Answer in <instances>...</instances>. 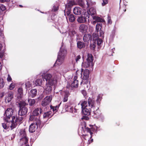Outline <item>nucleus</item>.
Returning a JSON list of instances; mask_svg holds the SVG:
<instances>
[{
  "mask_svg": "<svg viewBox=\"0 0 146 146\" xmlns=\"http://www.w3.org/2000/svg\"><path fill=\"white\" fill-rule=\"evenodd\" d=\"M50 112H47L44 113L43 115V117L44 118L46 117H48L50 116Z\"/></svg>",
  "mask_w": 146,
  "mask_h": 146,
  "instance_id": "43",
  "label": "nucleus"
},
{
  "mask_svg": "<svg viewBox=\"0 0 146 146\" xmlns=\"http://www.w3.org/2000/svg\"><path fill=\"white\" fill-rule=\"evenodd\" d=\"M34 121H35V124L37 126V128L38 127H42L41 125V122L39 119L36 117L35 118V119L33 120Z\"/></svg>",
  "mask_w": 146,
  "mask_h": 146,
  "instance_id": "25",
  "label": "nucleus"
},
{
  "mask_svg": "<svg viewBox=\"0 0 146 146\" xmlns=\"http://www.w3.org/2000/svg\"><path fill=\"white\" fill-rule=\"evenodd\" d=\"M81 105L82 109L86 108L87 107H88L87 102L86 101H82L81 103Z\"/></svg>",
  "mask_w": 146,
  "mask_h": 146,
  "instance_id": "37",
  "label": "nucleus"
},
{
  "mask_svg": "<svg viewBox=\"0 0 146 146\" xmlns=\"http://www.w3.org/2000/svg\"><path fill=\"white\" fill-rule=\"evenodd\" d=\"M13 97V93L12 91H9L8 92V95L5 98V101L9 102H10Z\"/></svg>",
  "mask_w": 146,
  "mask_h": 146,
  "instance_id": "17",
  "label": "nucleus"
},
{
  "mask_svg": "<svg viewBox=\"0 0 146 146\" xmlns=\"http://www.w3.org/2000/svg\"><path fill=\"white\" fill-rule=\"evenodd\" d=\"M69 35H70L71 37L73 36L76 33L74 29H69L68 32Z\"/></svg>",
  "mask_w": 146,
  "mask_h": 146,
  "instance_id": "29",
  "label": "nucleus"
},
{
  "mask_svg": "<svg viewBox=\"0 0 146 146\" xmlns=\"http://www.w3.org/2000/svg\"><path fill=\"white\" fill-rule=\"evenodd\" d=\"M86 17L82 16V15L78 17L77 21L79 23H84L87 22Z\"/></svg>",
  "mask_w": 146,
  "mask_h": 146,
  "instance_id": "14",
  "label": "nucleus"
},
{
  "mask_svg": "<svg viewBox=\"0 0 146 146\" xmlns=\"http://www.w3.org/2000/svg\"><path fill=\"white\" fill-rule=\"evenodd\" d=\"M77 3L80 6L84 7L85 6V3L83 0H77Z\"/></svg>",
  "mask_w": 146,
  "mask_h": 146,
  "instance_id": "38",
  "label": "nucleus"
},
{
  "mask_svg": "<svg viewBox=\"0 0 146 146\" xmlns=\"http://www.w3.org/2000/svg\"><path fill=\"white\" fill-rule=\"evenodd\" d=\"M87 58L86 60L91 61H93L94 60V57L92 54L88 53L87 54Z\"/></svg>",
  "mask_w": 146,
  "mask_h": 146,
  "instance_id": "35",
  "label": "nucleus"
},
{
  "mask_svg": "<svg viewBox=\"0 0 146 146\" xmlns=\"http://www.w3.org/2000/svg\"><path fill=\"white\" fill-rule=\"evenodd\" d=\"M2 126L5 129H7L8 128V127L6 124L5 123H2Z\"/></svg>",
  "mask_w": 146,
  "mask_h": 146,
  "instance_id": "64",
  "label": "nucleus"
},
{
  "mask_svg": "<svg viewBox=\"0 0 146 146\" xmlns=\"http://www.w3.org/2000/svg\"><path fill=\"white\" fill-rule=\"evenodd\" d=\"M37 90L35 89L31 90L29 93L30 97L31 98H34L37 95Z\"/></svg>",
  "mask_w": 146,
  "mask_h": 146,
  "instance_id": "21",
  "label": "nucleus"
},
{
  "mask_svg": "<svg viewBox=\"0 0 146 146\" xmlns=\"http://www.w3.org/2000/svg\"><path fill=\"white\" fill-rule=\"evenodd\" d=\"M108 21L107 22V24H111L112 23V21L111 19V17L110 16H108Z\"/></svg>",
  "mask_w": 146,
  "mask_h": 146,
  "instance_id": "55",
  "label": "nucleus"
},
{
  "mask_svg": "<svg viewBox=\"0 0 146 146\" xmlns=\"http://www.w3.org/2000/svg\"><path fill=\"white\" fill-rule=\"evenodd\" d=\"M102 24L101 23H97L96 24V31L97 32H98L99 31L100 28H101L102 29Z\"/></svg>",
  "mask_w": 146,
  "mask_h": 146,
  "instance_id": "33",
  "label": "nucleus"
},
{
  "mask_svg": "<svg viewBox=\"0 0 146 146\" xmlns=\"http://www.w3.org/2000/svg\"><path fill=\"white\" fill-rule=\"evenodd\" d=\"M28 139L27 137L24 138H21L20 139V141L19 143L21 146H22L26 144L28 142Z\"/></svg>",
  "mask_w": 146,
  "mask_h": 146,
  "instance_id": "19",
  "label": "nucleus"
},
{
  "mask_svg": "<svg viewBox=\"0 0 146 146\" xmlns=\"http://www.w3.org/2000/svg\"><path fill=\"white\" fill-rule=\"evenodd\" d=\"M82 9L79 7H76L74 8L73 13L76 15H80L82 13Z\"/></svg>",
  "mask_w": 146,
  "mask_h": 146,
  "instance_id": "16",
  "label": "nucleus"
},
{
  "mask_svg": "<svg viewBox=\"0 0 146 146\" xmlns=\"http://www.w3.org/2000/svg\"><path fill=\"white\" fill-rule=\"evenodd\" d=\"M43 79H45L47 82L46 83H51V85L56 84L58 80L59 79L56 76L52 78V76L50 74H43L42 75Z\"/></svg>",
  "mask_w": 146,
  "mask_h": 146,
  "instance_id": "4",
  "label": "nucleus"
},
{
  "mask_svg": "<svg viewBox=\"0 0 146 146\" xmlns=\"http://www.w3.org/2000/svg\"><path fill=\"white\" fill-rule=\"evenodd\" d=\"M102 99V95L100 94H99L97 97L96 102L98 104L100 105V102Z\"/></svg>",
  "mask_w": 146,
  "mask_h": 146,
  "instance_id": "36",
  "label": "nucleus"
},
{
  "mask_svg": "<svg viewBox=\"0 0 146 146\" xmlns=\"http://www.w3.org/2000/svg\"><path fill=\"white\" fill-rule=\"evenodd\" d=\"M90 74H81V77L83 76V78L84 80H86L85 83L86 84H87L88 82V78L89 77Z\"/></svg>",
  "mask_w": 146,
  "mask_h": 146,
  "instance_id": "23",
  "label": "nucleus"
},
{
  "mask_svg": "<svg viewBox=\"0 0 146 146\" xmlns=\"http://www.w3.org/2000/svg\"><path fill=\"white\" fill-rule=\"evenodd\" d=\"M61 47L60 48V50L58 53L57 59L55 63L53 65V66H55L57 65H61L62 63V60L65 57L67 53V51L65 48L61 49Z\"/></svg>",
  "mask_w": 146,
  "mask_h": 146,
  "instance_id": "3",
  "label": "nucleus"
},
{
  "mask_svg": "<svg viewBox=\"0 0 146 146\" xmlns=\"http://www.w3.org/2000/svg\"><path fill=\"white\" fill-rule=\"evenodd\" d=\"M95 40H96L97 44L98 46H100L101 43L103 42L102 40L99 37L95 38Z\"/></svg>",
  "mask_w": 146,
  "mask_h": 146,
  "instance_id": "39",
  "label": "nucleus"
},
{
  "mask_svg": "<svg viewBox=\"0 0 146 146\" xmlns=\"http://www.w3.org/2000/svg\"><path fill=\"white\" fill-rule=\"evenodd\" d=\"M68 3L67 4H66L65 9H71L73 6L75 4V1L72 0H68L67 1Z\"/></svg>",
  "mask_w": 146,
  "mask_h": 146,
  "instance_id": "15",
  "label": "nucleus"
},
{
  "mask_svg": "<svg viewBox=\"0 0 146 146\" xmlns=\"http://www.w3.org/2000/svg\"><path fill=\"white\" fill-rule=\"evenodd\" d=\"M5 56V53L3 51H2L1 50H0V58L2 59Z\"/></svg>",
  "mask_w": 146,
  "mask_h": 146,
  "instance_id": "53",
  "label": "nucleus"
},
{
  "mask_svg": "<svg viewBox=\"0 0 146 146\" xmlns=\"http://www.w3.org/2000/svg\"><path fill=\"white\" fill-rule=\"evenodd\" d=\"M102 6H105L108 2V0H102Z\"/></svg>",
  "mask_w": 146,
  "mask_h": 146,
  "instance_id": "49",
  "label": "nucleus"
},
{
  "mask_svg": "<svg viewBox=\"0 0 146 146\" xmlns=\"http://www.w3.org/2000/svg\"><path fill=\"white\" fill-rule=\"evenodd\" d=\"M77 40L78 38H77L76 41L77 48L80 49L84 48L86 45L85 43L82 41L80 40L77 41Z\"/></svg>",
  "mask_w": 146,
  "mask_h": 146,
  "instance_id": "12",
  "label": "nucleus"
},
{
  "mask_svg": "<svg viewBox=\"0 0 146 146\" xmlns=\"http://www.w3.org/2000/svg\"><path fill=\"white\" fill-rule=\"evenodd\" d=\"M92 18L93 19L96 20L97 23H104V24L106 23V22L104 19L99 17L96 16H92Z\"/></svg>",
  "mask_w": 146,
  "mask_h": 146,
  "instance_id": "13",
  "label": "nucleus"
},
{
  "mask_svg": "<svg viewBox=\"0 0 146 146\" xmlns=\"http://www.w3.org/2000/svg\"><path fill=\"white\" fill-rule=\"evenodd\" d=\"M88 106L94 110L96 106L95 101L94 98L89 97L88 100Z\"/></svg>",
  "mask_w": 146,
  "mask_h": 146,
  "instance_id": "7",
  "label": "nucleus"
},
{
  "mask_svg": "<svg viewBox=\"0 0 146 146\" xmlns=\"http://www.w3.org/2000/svg\"><path fill=\"white\" fill-rule=\"evenodd\" d=\"M52 96H46L42 102V106H45L49 105L52 100Z\"/></svg>",
  "mask_w": 146,
  "mask_h": 146,
  "instance_id": "6",
  "label": "nucleus"
},
{
  "mask_svg": "<svg viewBox=\"0 0 146 146\" xmlns=\"http://www.w3.org/2000/svg\"><path fill=\"white\" fill-rule=\"evenodd\" d=\"M42 112V110L40 108H37L35 109L32 113V115H31L30 117V120H33L36 118V116L39 115V113H41Z\"/></svg>",
  "mask_w": 146,
  "mask_h": 146,
  "instance_id": "5",
  "label": "nucleus"
},
{
  "mask_svg": "<svg viewBox=\"0 0 146 146\" xmlns=\"http://www.w3.org/2000/svg\"><path fill=\"white\" fill-rule=\"evenodd\" d=\"M96 46L94 45L93 44L90 43V48L91 50H94L95 49Z\"/></svg>",
  "mask_w": 146,
  "mask_h": 146,
  "instance_id": "48",
  "label": "nucleus"
},
{
  "mask_svg": "<svg viewBox=\"0 0 146 146\" xmlns=\"http://www.w3.org/2000/svg\"><path fill=\"white\" fill-rule=\"evenodd\" d=\"M66 88H68L71 90H72L73 89V87L71 86V85L68 82L67 84V85L66 86Z\"/></svg>",
  "mask_w": 146,
  "mask_h": 146,
  "instance_id": "51",
  "label": "nucleus"
},
{
  "mask_svg": "<svg viewBox=\"0 0 146 146\" xmlns=\"http://www.w3.org/2000/svg\"><path fill=\"white\" fill-rule=\"evenodd\" d=\"M93 110V109L88 106L86 108L82 109V111L83 114L89 115L90 114V112Z\"/></svg>",
  "mask_w": 146,
  "mask_h": 146,
  "instance_id": "11",
  "label": "nucleus"
},
{
  "mask_svg": "<svg viewBox=\"0 0 146 146\" xmlns=\"http://www.w3.org/2000/svg\"><path fill=\"white\" fill-rule=\"evenodd\" d=\"M99 33H100V36L102 37L103 39L104 38V32L102 29L101 28H100V30H99Z\"/></svg>",
  "mask_w": 146,
  "mask_h": 146,
  "instance_id": "40",
  "label": "nucleus"
},
{
  "mask_svg": "<svg viewBox=\"0 0 146 146\" xmlns=\"http://www.w3.org/2000/svg\"><path fill=\"white\" fill-rule=\"evenodd\" d=\"M20 108L17 115L16 117H14L13 120L19 123L23 119L24 116L26 115L28 111V108L26 106L28 104L24 101H21L18 102Z\"/></svg>",
  "mask_w": 146,
  "mask_h": 146,
  "instance_id": "1",
  "label": "nucleus"
},
{
  "mask_svg": "<svg viewBox=\"0 0 146 146\" xmlns=\"http://www.w3.org/2000/svg\"><path fill=\"white\" fill-rule=\"evenodd\" d=\"M5 83L3 81V80L2 78H0V89L3 88L4 86Z\"/></svg>",
  "mask_w": 146,
  "mask_h": 146,
  "instance_id": "41",
  "label": "nucleus"
},
{
  "mask_svg": "<svg viewBox=\"0 0 146 146\" xmlns=\"http://www.w3.org/2000/svg\"><path fill=\"white\" fill-rule=\"evenodd\" d=\"M14 4L13 1L12 0H10V1L7 2V5L9 7H11L12 6V4Z\"/></svg>",
  "mask_w": 146,
  "mask_h": 146,
  "instance_id": "46",
  "label": "nucleus"
},
{
  "mask_svg": "<svg viewBox=\"0 0 146 146\" xmlns=\"http://www.w3.org/2000/svg\"><path fill=\"white\" fill-rule=\"evenodd\" d=\"M5 38L4 35L3 31L0 30V42L2 43H4L5 42Z\"/></svg>",
  "mask_w": 146,
  "mask_h": 146,
  "instance_id": "24",
  "label": "nucleus"
},
{
  "mask_svg": "<svg viewBox=\"0 0 146 146\" xmlns=\"http://www.w3.org/2000/svg\"><path fill=\"white\" fill-rule=\"evenodd\" d=\"M25 88L27 89L28 88H29L31 86V84L30 82L28 81L25 84Z\"/></svg>",
  "mask_w": 146,
  "mask_h": 146,
  "instance_id": "47",
  "label": "nucleus"
},
{
  "mask_svg": "<svg viewBox=\"0 0 146 146\" xmlns=\"http://www.w3.org/2000/svg\"><path fill=\"white\" fill-rule=\"evenodd\" d=\"M87 65L86 62H83L82 64V67L85 68H87L88 67V66H87Z\"/></svg>",
  "mask_w": 146,
  "mask_h": 146,
  "instance_id": "54",
  "label": "nucleus"
},
{
  "mask_svg": "<svg viewBox=\"0 0 146 146\" xmlns=\"http://www.w3.org/2000/svg\"><path fill=\"white\" fill-rule=\"evenodd\" d=\"M63 94L64 96L63 101L64 102H66L68 100V97L70 94L69 93L68 91H64L63 92Z\"/></svg>",
  "mask_w": 146,
  "mask_h": 146,
  "instance_id": "20",
  "label": "nucleus"
},
{
  "mask_svg": "<svg viewBox=\"0 0 146 146\" xmlns=\"http://www.w3.org/2000/svg\"><path fill=\"white\" fill-rule=\"evenodd\" d=\"M13 111L11 108H8L5 111L4 115H5L6 117L5 119V121L7 122H11L12 123L11 126V127L12 129L15 128L17 124V121H13V119L14 117H16L13 116L11 118V116L13 115Z\"/></svg>",
  "mask_w": 146,
  "mask_h": 146,
  "instance_id": "2",
  "label": "nucleus"
},
{
  "mask_svg": "<svg viewBox=\"0 0 146 146\" xmlns=\"http://www.w3.org/2000/svg\"><path fill=\"white\" fill-rule=\"evenodd\" d=\"M20 136L21 138L27 137L26 131L25 129H21L20 132Z\"/></svg>",
  "mask_w": 146,
  "mask_h": 146,
  "instance_id": "28",
  "label": "nucleus"
},
{
  "mask_svg": "<svg viewBox=\"0 0 146 146\" xmlns=\"http://www.w3.org/2000/svg\"><path fill=\"white\" fill-rule=\"evenodd\" d=\"M6 9L5 7L3 4H0V10L5 11Z\"/></svg>",
  "mask_w": 146,
  "mask_h": 146,
  "instance_id": "45",
  "label": "nucleus"
},
{
  "mask_svg": "<svg viewBox=\"0 0 146 146\" xmlns=\"http://www.w3.org/2000/svg\"><path fill=\"white\" fill-rule=\"evenodd\" d=\"M82 15H84V16H85L86 15V17H87V15H88L87 14V12H86V9H83L82 11Z\"/></svg>",
  "mask_w": 146,
  "mask_h": 146,
  "instance_id": "56",
  "label": "nucleus"
},
{
  "mask_svg": "<svg viewBox=\"0 0 146 146\" xmlns=\"http://www.w3.org/2000/svg\"><path fill=\"white\" fill-rule=\"evenodd\" d=\"M93 39H95L99 37L98 35L96 33H94L92 35Z\"/></svg>",
  "mask_w": 146,
  "mask_h": 146,
  "instance_id": "50",
  "label": "nucleus"
},
{
  "mask_svg": "<svg viewBox=\"0 0 146 146\" xmlns=\"http://www.w3.org/2000/svg\"><path fill=\"white\" fill-rule=\"evenodd\" d=\"M15 83H11L9 86V89L11 90H13L15 87Z\"/></svg>",
  "mask_w": 146,
  "mask_h": 146,
  "instance_id": "44",
  "label": "nucleus"
},
{
  "mask_svg": "<svg viewBox=\"0 0 146 146\" xmlns=\"http://www.w3.org/2000/svg\"><path fill=\"white\" fill-rule=\"evenodd\" d=\"M18 92L20 95L22 94H23V89L21 87L19 88L18 90Z\"/></svg>",
  "mask_w": 146,
  "mask_h": 146,
  "instance_id": "52",
  "label": "nucleus"
},
{
  "mask_svg": "<svg viewBox=\"0 0 146 146\" xmlns=\"http://www.w3.org/2000/svg\"><path fill=\"white\" fill-rule=\"evenodd\" d=\"M87 60L86 64H87V66H88L89 67L90 66V64L91 63V64H92V63H93V61H90V60L88 61V60Z\"/></svg>",
  "mask_w": 146,
  "mask_h": 146,
  "instance_id": "59",
  "label": "nucleus"
},
{
  "mask_svg": "<svg viewBox=\"0 0 146 146\" xmlns=\"http://www.w3.org/2000/svg\"><path fill=\"white\" fill-rule=\"evenodd\" d=\"M81 58L80 56V55H78L76 58L75 60L76 62H77Z\"/></svg>",
  "mask_w": 146,
  "mask_h": 146,
  "instance_id": "63",
  "label": "nucleus"
},
{
  "mask_svg": "<svg viewBox=\"0 0 146 146\" xmlns=\"http://www.w3.org/2000/svg\"><path fill=\"white\" fill-rule=\"evenodd\" d=\"M87 14L88 15H87L88 18L89 17L90 15L92 17V16H95V15L96 14V10L93 7H91L87 10Z\"/></svg>",
  "mask_w": 146,
  "mask_h": 146,
  "instance_id": "9",
  "label": "nucleus"
},
{
  "mask_svg": "<svg viewBox=\"0 0 146 146\" xmlns=\"http://www.w3.org/2000/svg\"><path fill=\"white\" fill-rule=\"evenodd\" d=\"M52 85H51V83H46V86L44 88V92L46 94H49L51 93Z\"/></svg>",
  "mask_w": 146,
  "mask_h": 146,
  "instance_id": "8",
  "label": "nucleus"
},
{
  "mask_svg": "<svg viewBox=\"0 0 146 146\" xmlns=\"http://www.w3.org/2000/svg\"><path fill=\"white\" fill-rule=\"evenodd\" d=\"M68 19L70 22L71 23L73 22L75 20V15L73 14H70L69 15Z\"/></svg>",
  "mask_w": 146,
  "mask_h": 146,
  "instance_id": "31",
  "label": "nucleus"
},
{
  "mask_svg": "<svg viewBox=\"0 0 146 146\" xmlns=\"http://www.w3.org/2000/svg\"><path fill=\"white\" fill-rule=\"evenodd\" d=\"M58 6H56L55 5L53 6V11L55 12L58 11Z\"/></svg>",
  "mask_w": 146,
  "mask_h": 146,
  "instance_id": "58",
  "label": "nucleus"
},
{
  "mask_svg": "<svg viewBox=\"0 0 146 146\" xmlns=\"http://www.w3.org/2000/svg\"><path fill=\"white\" fill-rule=\"evenodd\" d=\"M42 80L41 79H38L35 81L34 83L36 86H41L42 83Z\"/></svg>",
  "mask_w": 146,
  "mask_h": 146,
  "instance_id": "32",
  "label": "nucleus"
},
{
  "mask_svg": "<svg viewBox=\"0 0 146 146\" xmlns=\"http://www.w3.org/2000/svg\"><path fill=\"white\" fill-rule=\"evenodd\" d=\"M28 101L30 106H33L36 102V100L35 99L30 98H28Z\"/></svg>",
  "mask_w": 146,
  "mask_h": 146,
  "instance_id": "30",
  "label": "nucleus"
},
{
  "mask_svg": "<svg viewBox=\"0 0 146 146\" xmlns=\"http://www.w3.org/2000/svg\"><path fill=\"white\" fill-rule=\"evenodd\" d=\"M61 104V103L59 105H58V107L57 106H56L54 107H53L52 108V110L54 111H56L58 109V107L59 106L60 104Z\"/></svg>",
  "mask_w": 146,
  "mask_h": 146,
  "instance_id": "61",
  "label": "nucleus"
},
{
  "mask_svg": "<svg viewBox=\"0 0 146 146\" xmlns=\"http://www.w3.org/2000/svg\"><path fill=\"white\" fill-rule=\"evenodd\" d=\"M28 139L27 137L24 138H21L20 139V141L19 143L21 146H22L26 144L28 142Z\"/></svg>",
  "mask_w": 146,
  "mask_h": 146,
  "instance_id": "18",
  "label": "nucleus"
},
{
  "mask_svg": "<svg viewBox=\"0 0 146 146\" xmlns=\"http://www.w3.org/2000/svg\"><path fill=\"white\" fill-rule=\"evenodd\" d=\"M86 130L88 132H89L91 135V137H92V134H93L92 132H94L95 130V128L93 127H91V128H89L88 127H86L85 126Z\"/></svg>",
  "mask_w": 146,
  "mask_h": 146,
  "instance_id": "27",
  "label": "nucleus"
},
{
  "mask_svg": "<svg viewBox=\"0 0 146 146\" xmlns=\"http://www.w3.org/2000/svg\"><path fill=\"white\" fill-rule=\"evenodd\" d=\"M67 10V11H66V15L68 16H69L71 14V9H66Z\"/></svg>",
  "mask_w": 146,
  "mask_h": 146,
  "instance_id": "57",
  "label": "nucleus"
},
{
  "mask_svg": "<svg viewBox=\"0 0 146 146\" xmlns=\"http://www.w3.org/2000/svg\"><path fill=\"white\" fill-rule=\"evenodd\" d=\"M116 28L115 25L114 26L113 29L112 30L111 34L110 35V38L113 40L115 36V33Z\"/></svg>",
  "mask_w": 146,
  "mask_h": 146,
  "instance_id": "26",
  "label": "nucleus"
},
{
  "mask_svg": "<svg viewBox=\"0 0 146 146\" xmlns=\"http://www.w3.org/2000/svg\"><path fill=\"white\" fill-rule=\"evenodd\" d=\"M93 113L94 115H96V116H98L100 114V111L99 110V108L98 107L97 109L96 110H92Z\"/></svg>",
  "mask_w": 146,
  "mask_h": 146,
  "instance_id": "34",
  "label": "nucleus"
},
{
  "mask_svg": "<svg viewBox=\"0 0 146 146\" xmlns=\"http://www.w3.org/2000/svg\"><path fill=\"white\" fill-rule=\"evenodd\" d=\"M88 36L89 38V40H90L91 41L93 40V38L92 35L90 34H88Z\"/></svg>",
  "mask_w": 146,
  "mask_h": 146,
  "instance_id": "62",
  "label": "nucleus"
},
{
  "mask_svg": "<svg viewBox=\"0 0 146 146\" xmlns=\"http://www.w3.org/2000/svg\"><path fill=\"white\" fill-rule=\"evenodd\" d=\"M71 86L73 88H77L78 87V84L75 82V81H73L71 83Z\"/></svg>",
  "mask_w": 146,
  "mask_h": 146,
  "instance_id": "42",
  "label": "nucleus"
},
{
  "mask_svg": "<svg viewBox=\"0 0 146 146\" xmlns=\"http://www.w3.org/2000/svg\"><path fill=\"white\" fill-rule=\"evenodd\" d=\"M77 76H75L73 78V81H75V82L76 83V84H78V80H77Z\"/></svg>",
  "mask_w": 146,
  "mask_h": 146,
  "instance_id": "60",
  "label": "nucleus"
},
{
  "mask_svg": "<svg viewBox=\"0 0 146 146\" xmlns=\"http://www.w3.org/2000/svg\"><path fill=\"white\" fill-rule=\"evenodd\" d=\"M36 126L35 123H32L29 127V132L31 133L34 132L36 130Z\"/></svg>",
  "mask_w": 146,
  "mask_h": 146,
  "instance_id": "22",
  "label": "nucleus"
},
{
  "mask_svg": "<svg viewBox=\"0 0 146 146\" xmlns=\"http://www.w3.org/2000/svg\"><path fill=\"white\" fill-rule=\"evenodd\" d=\"M88 29L87 26L84 24H81L79 27L80 32L83 34H85L87 32Z\"/></svg>",
  "mask_w": 146,
  "mask_h": 146,
  "instance_id": "10",
  "label": "nucleus"
}]
</instances>
